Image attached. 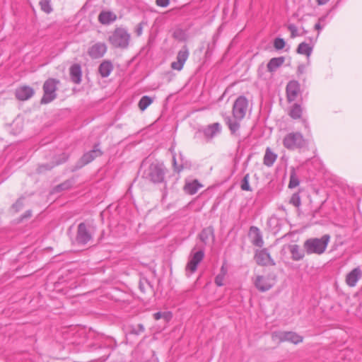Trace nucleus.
<instances>
[{"instance_id":"1","label":"nucleus","mask_w":362,"mask_h":362,"mask_svg":"<svg viewBox=\"0 0 362 362\" xmlns=\"http://www.w3.org/2000/svg\"><path fill=\"white\" fill-rule=\"evenodd\" d=\"M330 240V235L325 234L320 238H312L306 240L303 243V247L308 255H322L326 250Z\"/></svg>"},{"instance_id":"2","label":"nucleus","mask_w":362,"mask_h":362,"mask_svg":"<svg viewBox=\"0 0 362 362\" xmlns=\"http://www.w3.org/2000/svg\"><path fill=\"white\" fill-rule=\"evenodd\" d=\"M166 172L167 169L163 163H153L144 171L143 177L154 184L163 183L165 182Z\"/></svg>"},{"instance_id":"3","label":"nucleus","mask_w":362,"mask_h":362,"mask_svg":"<svg viewBox=\"0 0 362 362\" xmlns=\"http://www.w3.org/2000/svg\"><path fill=\"white\" fill-rule=\"evenodd\" d=\"M131 35L124 28H117L108 37L110 45L115 48L127 49L129 45Z\"/></svg>"},{"instance_id":"4","label":"nucleus","mask_w":362,"mask_h":362,"mask_svg":"<svg viewBox=\"0 0 362 362\" xmlns=\"http://www.w3.org/2000/svg\"><path fill=\"white\" fill-rule=\"evenodd\" d=\"M59 83V81L53 78H49L45 81L42 86L43 95L40 100L41 104H48L57 98L56 92Z\"/></svg>"},{"instance_id":"5","label":"nucleus","mask_w":362,"mask_h":362,"mask_svg":"<svg viewBox=\"0 0 362 362\" xmlns=\"http://www.w3.org/2000/svg\"><path fill=\"white\" fill-rule=\"evenodd\" d=\"M94 231L90 225L82 222L78 225L75 243L80 246H84L93 239Z\"/></svg>"},{"instance_id":"6","label":"nucleus","mask_w":362,"mask_h":362,"mask_svg":"<svg viewBox=\"0 0 362 362\" xmlns=\"http://www.w3.org/2000/svg\"><path fill=\"white\" fill-rule=\"evenodd\" d=\"M103 155V151L100 148V143H96L93 145V149L84 153L81 158L77 161L76 165H74L72 171H76L86 165L90 163L96 158L100 157Z\"/></svg>"},{"instance_id":"7","label":"nucleus","mask_w":362,"mask_h":362,"mask_svg":"<svg viewBox=\"0 0 362 362\" xmlns=\"http://www.w3.org/2000/svg\"><path fill=\"white\" fill-rule=\"evenodd\" d=\"M283 144L288 150H295L305 147L307 143L301 133L291 132L284 136Z\"/></svg>"},{"instance_id":"8","label":"nucleus","mask_w":362,"mask_h":362,"mask_svg":"<svg viewBox=\"0 0 362 362\" xmlns=\"http://www.w3.org/2000/svg\"><path fill=\"white\" fill-rule=\"evenodd\" d=\"M247 106V99L243 95L239 96L235 100L233 105L232 113L233 118L242 120L246 115Z\"/></svg>"},{"instance_id":"9","label":"nucleus","mask_w":362,"mask_h":362,"mask_svg":"<svg viewBox=\"0 0 362 362\" xmlns=\"http://www.w3.org/2000/svg\"><path fill=\"white\" fill-rule=\"evenodd\" d=\"M204 257V252L202 249L192 255L185 267V272L187 276H189L197 271V266L202 261Z\"/></svg>"},{"instance_id":"10","label":"nucleus","mask_w":362,"mask_h":362,"mask_svg":"<svg viewBox=\"0 0 362 362\" xmlns=\"http://www.w3.org/2000/svg\"><path fill=\"white\" fill-rule=\"evenodd\" d=\"M254 284L258 291L265 292L274 286L275 279L270 275H257L254 281Z\"/></svg>"},{"instance_id":"11","label":"nucleus","mask_w":362,"mask_h":362,"mask_svg":"<svg viewBox=\"0 0 362 362\" xmlns=\"http://www.w3.org/2000/svg\"><path fill=\"white\" fill-rule=\"evenodd\" d=\"M300 93V85L298 81H290L286 87V94L288 103L294 102Z\"/></svg>"},{"instance_id":"12","label":"nucleus","mask_w":362,"mask_h":362,"mask_svg":"<svg viewBox=\"0 0 362 362\" xmlns=\"http://www.w3.org/2000/svg\"><path fill=\"white\" fill-rule=\"evenodd\" d=\"M286 248H287L289 250V252L291 255V259L293 261H300L305 257V251L303 250L300 249V247L298 245L288 244V245H284L281 250V254L286 253Z\"/></svg>"},{"instance_id":"13","label":"nucleus","mask_w":362,"mask_h":362,"mask_svg":"<svg viewBox=\"0 0 362 362\" xmlns=\"http://www.w3.org/2000/svg\"><path fill=\"white\" fill-rule=\"evenodd\" d=\"M255 259L257 264L261 266H266L268 264L274 266L276 264L267 248L257 251L255 255Z\"/></svg>"},{"instance_id":"14","label":"nucleus","mask_w":362,"mask_h":362,"mask_svg":"<svg viewBox=\"0 0 362 362\" xmlns=\"http://www.w3.org/2000/svg\"><path fill=\"white\" fill-rule=\"evenodd\" d=\"M275 337L281 342L289 341L297 344L303 341V337L293 332H279L275 333Z\"/></svg>"},{"instance_id":"15","label":"nucleus","mask_w":362,"mask_h":362,"mask_svg":"<svg viewBox=\"0 0 362 362\" xmlns=\"http://www.w3.org/2000/svg\"><path fill=\"white\" fill-rule=\"evenodd\" d=\"M189 57V49L184 45L177 54V61L171 63V68L174 70L180 71Z\"/></svg>"},{"instance_id":"16","label":"nucleus","mask_w":362,"mask_h":362,"mask_svg":"<svg viewBox=\"0 0 362 362\" xmlns=\"http://www.w3.org/2000/svg\"><path fill=\"white\" fill-rule=\"evenodd\" d=\"M35 94L34 89L29 86H21L15 90L16 98L21 101H25L31 98Z\"/></svg>"},{"instance_id":"17","label":"nucleus","mask_w":362,"mask_h":362,"mask_svg":"<svg viewBox=\"0 0 362 362\" xmlns=\"http://www.w3.org/2000/svg\"><path fill=\"white\" fill-rule=\"evenodd\" d=\"M221 131V126L220 123L215 122L206 126L202 129H199L198 132H202L206 139L209 141L211 140L218 134H219Z\"/></svg>"},{"instance_id":"18","label":"nucleus","mask_w":362,"mask_h":362,"mask_svg":"<svg viewBox=\"0 0 362 362\" xmlns=\"http://www.w3.org/2000/svg\"><path fill=\"white\" fill-rule=\"evenodd\" d=\"M107 46L104 42H97L89 47L88 54L92 59H99L104 56Z\"/></svg>"},{"instance_id":"19","label":"nucleus","mask_w":362,"mask_h":362,"mask_svg":"<svg viewBox=\"0 0 362 362\" xmlns=\"http://www.w3.org/2000/svg\"><path fill=\"white\" fill-rule=\"evenodd\" d=\"M180 164H178L176 160L175 155L173 156V166L175 173H180L185 169H190L192 168V163L187 160L183 155L180 153Z\"/></svg>"},{"instance_id":"20","label":"nucleus","mask_w":362,"mask_h":362,"mask_svg":"<svg viewBox=\"0 0 362 362\" xmlns=\"http://www.w3.org/2000/svg\"><path fill=\"white\" fill-rule=\"evenodd\" d=\"M250 235L252 238V243L257 247H262L264 245L262 235L260 230L256 226L250 228Z\"/></svg>"},{"instance_id":"21","label":"nucleus","mask_w":362,"mask_h":362,"mask_svg":"<svg viewBox=\"0 0 362 362\" xmlns=\"http://www.w3.org/2000/svg\"><path fill=\"white\" fill-rule=\"evenodd\" d=\"M116 19V14L110 11H102L98 15V21L103 25H109Z\"/></svg>"},{"instance_id":"22","label":"nucleus","mask_w":362,"mask_h":362,"mask_svg":"<svg viewBox=\"0 0 362 362\" xmlns=\"http://www.w3.org/2000/svg\"><path fill=\"white\" fill-rule=\"evenodd\" d=\"M70 78L73 83L79 84L81 81L82 71L78 64H74L69 69Z\"/></svg>"},{"instance_id":"23","label":"nucleus","mask_w":362,"mask_h":362,"mask_svg":"<svg viewBox=\"0 0 362 362\" xmlns=\"http://www.w3.org/2000/svg\"><path fill=\"white\" fill-rule=\"evenodd\" d=\"M361 271L360 268H354L346 275V282L349 286L354 287L356 286L357 281L361 278Z\"/></svg>"},{"instance_id":"24","label":"nucleus","mask_w":362,"mask_h":362,"mask_svg":"<svg viewBox=\"0 0 362 362\" xmlns=\"http://www.w3.org/2000/svg\"><path fill=\"white\" fill-rule=\"evenodd\" d=\"M199 238L204 245H207L210 238H211L213 240L214 239V228L212 226L204 228L199 234Z\"/></svg>"},{"instance_id":"25","label":"nucleus","mask_w":362,"mask_h":362,"mask_svg":"<svg viewBox=\"0 0 362 362\" xmlns=\"http://www.w3.org/2000/svg\"><path fill=\"white\" fill-rule=\"evenodd\" d=\"M224 121L226 124L228 125V129L230 131V133L233 135L236 134L237 132L239 130L240 127L239 119H236L235 118L232 119L229 116L224 117Z\"/></svg>"},{"instance_id":"26","label":"nucleus","mask_w":362,"mask_h":362,"mask_svg":"<svg viewBox=\"0 0 362 362\" xmlns=\"http://www.w3.org/2000/svg\"><path fill=\"white\" fill-rule=\"evenodd\" d=\"M277 158V154L274 153L269 147H267L265 151V154L263 158V163L267 167H272Z\"/></svg>"},{"instance_id":"27","label":"nucleus","mask_w":362,"mask_h":362,"mask_svg":"<svg viewBox=\"0 0 362 362\" xmlns=\"http://www.w3.org/2000/svg\"><path fill=\"white\" fill-rule=\"evenodd\" d=\"M284 57L272 58L267 65V70L269 72L275 71L279 67H280L284 64Z\"/></svg>"},{"instance_id":"28","label":"nucleus","mask_w":362,"mask_h":362,"mask_svg":"<svg viewBox=\"0 0 362 362\" xmlns=\"http://www.w3.org/2000/svg\"><path fill=\"white\" fill-rule=\"evenodd\" d=\"M112 70L113 66L110 61L103 62L98 67V71L103 78L109 76Z\"/></svg>"},{"instance_id":"29","label":"nucleus","mask_w":362,"mask_h":362,"mask_svg":"<svg viewBox=\"0 0 362 362\" xmlns=\"http://www.w3.org/2000/svg\"><path fill=\"white\" fill-rule=\"evenodd\" d=\"M288 114L292 119H298L302 117L303 108L299 103H294L289 107Z\"/></svg>"},{"instance_id":"30","label":"nucleus","mask_w":362,"mask_h":362,"mask_svg":"<svg viewBox=\"0 0 362 362\" xmlns=\"http://www.w3.org/2000/svg\"><path fill=\"white\" fill-rule=\"evenodd\" d=\"M202 187L197 180H194L191 182H187L184 187L185 191L189 194H194L198 189Z\"/></svg>"},{"instance_id":"31","label":"nucleus","mask_w":362,"mask_h":362,"mask_svg":"<svg viewBox=\"0 0 362 362\" xmlns=\"http://www.w3.org/2000/svg\"><path fill=\"white\" fill-rule=\"evenodd\" d=\"M139 288L140 291L144 293L153 292V288L150 281L146 278H141L139 283Z\"/></svg>"},{"instance_id":"32","label":"nucleus","mask_w":362,"mask_h":362,"mask_svg":"<svg viewBox=\"0 0 362 362\" xmlns=\"http://www.w3.org/2000/svg\"><path fill=\"white\" fill-rule=\"evenodd\" d=\"M296 52L298 54L310 57L313 52V47L306 42H301L298 45Z\"/></svg>"},{"instance_id":"33","label":"nucleus","mask_w":362,"mask_h":362,"mask_svg":"<svg viewBox=\"0 0 362 362\" xmlns=\"http://www.w3.org/2000/svg\"><path fill=\"white\" fill-rule=\"evenodd\" d=\"M74 184V180L69 179L65 180L64 182H62L59 185H57L54 188V192H60L64 190L69 189L72 187L73 185Z\"/></svg>"},{"instance_id":"34","label":"nucleus","mask_w":362,"mask_h":362,"mask_svg":"<svg viewBox=\"0 0 362 362\" xmlns=\"http://www.w3.org/2000/svg\"><path fill=\"white\" fill-rule=\"evenodd\" d=\"M300 183L299 178L296 175L295 168H292L290 173V180L288 183V188L293 189L298 186Z\"/></svg>"},{"instance_id":"35","label":"nucleus","mask_w":362,"mask_h":362,"mask_svg":"<svg viewBox=\"0 0 362 362\" xmlns=\"http://www.w3.org/2000/svg\"><path fill=\"white\" fill-rule=\"evenodd\" d=\"M153 102V99L147 95L143 96L139 102V107L141 110H145Z\"/></svg>"},{"instance_id":"36","label":"nucleus","mask_w":362,"mask_h":362,"mask_svg":"<svg viewBox=\"0 0 362 362\" xmlns=\"http://www.w3.org/2000/svg\"><path fill=\"white\" fill-rule=\"evenodd\" d=\"M40 9L47 14L52 12L53 8L51 5V0H40L39 2Z\"/></svg>"},{"instance_id":"37","label":"nucleus","mask_w":362,"mask_h":362,"mask_svg":"<svg viewBox=\"0 0 362 362\" xmlns=\"http://www.w3.org/2000/svg\"><path fill=\"white\" fill-rule=\"evenodd\" d=\"M56 166L54 162H52L51 163H45L39 165L37 168V173H44L46 171L51 170L53 168Z\"/></svg>"},{"instance_id":"38","label":"nucleus","mask_w":362,"mask_h":362,"mask_svg":"<svg viewBox=\"0 0 362 362\" xmlns=\"http://www.w3.org/2000/svg\"><path fill=\"white\" fill-rule=\"evenodd\" d=\"M249 180H250V175L249 173H247L244 177L243 178L240 184V188L243 191H252V188L250 186L249 184Z\"/></svg>"},{"instance_id":"39","label":"nucleus","mask_w":362,"mask_h":362,"mask_svg":"<svg viewBox=\"0 0 362 362\" xmlns=\"http://www.w3.org/2000/svg\"><path fill=\"white\" fill-rule=\"evenodd\" d=\"M226 274V270L224 269L223 267H222L221 269V273L215 277V284L218 286H221L223 285V280H224V276H225Z\"/></svg>"},{"instance_id":"40","label":"nucleus","mask_w":362,"mask_h":362,"mask_svg":"<svg viewBox=\"0 0 362 362\" xmlns=\"http://www.w3.org/2000/svg\"><path fill=\"white\" fill-rule=\"evenodd\" d=\"M69 158V155L66 153H62L57 158H55L54 161L56 166L64 163L68 160Z\"/></svg>"},{"instance_id":"41","label":"nucleus","mask_w":362,"mask_h":362,"mask_svg":"<svg viewBox=\"0 0 362 362\" xmlns=\"http://www.w3.org/2000/svg\"><path fill=\"white\" fill-rule=\"evenodd\" d=\"M290 204H293L296 207H299L301 204L300 197L298 192L294 193L291 199Z\"/></svg>"},{"instance_id":"42","label":"nucleus","mask_w":362,"mask_h":362,"mask_svg":"<svg viewBox=\"0 0 362 362\" xmlns=\"http://www.w3.org/2000/svg\"><path fill=\"white\" fill-rule=\"evenodd\" d=\"M286 45L285 40L281 37H276L274 40V47L276 50L282 49Z\"/></svg>"},{"instance_id":"43","label":"nucleus","mask_w":362,"mask_h":362,"mask_svg":"<svg viewBox=\"0 0 362 362\" xmlns=\"http://www.w3.org/2000/svg\"><path fill=\"white\" fill-rule=\"evenodd\" d=\"M23 206V197H21L12 205L11 208L15 212H18Z\"/></svg>"},{"instance_id":"44","label":"nucleus","mask_w":362,"mask_h":362,"mask_svg":"<svg viewBox=\"0 0 362 362\" xmlns=\"http://www.w3.org/2000/svg\"><path fill=\"white\" fill-rule=\"evenodd\" d=\"M155 320H158L161 318H165L166 320H169L170 318V313L166 312H157L153 314Z\"/></svg>"},{"instance_id":"45","label":"nucleus","mask_w":362,"mask_h":362,"mask_svg":"<svg viewBox=\"0 0 362 362\" xmlns=\"http://www.w3.org/2000/svg\"><path fill=\"white\" fill-rule=\"evenodd\" d=\"M145 331L144 326L142 324H139L136 327H133L130 332L132 334L139 335Z\"/></svg>"},{"instance_id":"46","label":"nucleus","mask_w":362,"mask_h":362,"mask_svg":"<svg viewBox=\"0 0 362 362\" xmlns=\"http://www.w3.org/2000/svg\"><path fill=\"white\" fill-rule=\"evenodd\" d=\"M288 29L291 32V38H294L298 35V28L295 25H293V24L288 25Z\"/></svg>"},{"instance_id":"47","label":"nucleus","mask_w":362,"mask_h":362,"mask_svg":"<svg viewBox=\"0 0 362 362\" xmlns=\"http://www.w3.org/2000/svg\"><path fill=\"white\" fill-rule=\"evenodd\" d=\"M157 6L160 7H166L170 4V0H156Z\"/></svg>"},{"instance_id":"48","label":"nucleus","mask_w":362,"mask_h":362,"mask_svg":"<svg viewBox=\"0 0 362 362\" xmlns=\"http://www.w3.org/2000/svg\"><path fill=\"white\" fill-rule=\"evenodd\" d=\"M145 24L144 22L139 23L136 28L135 32L138 36H140L143 32V25Z\"/></svg>"},{"instance_id":"49","label":"nucleus","mask_w":362,"mask_h":362,"mask_svg":"<svg viewBox=\"0 0 362 362\" xmlns=\"http://www.w3.org/2000/svg\"><path fill=\"white\" fill-rule=\"evenodd\" d=\"M31 216H32V211L28 210L23 215H21V220L23 221L25 218H28L31 217Z\"/></svg>"},{"instance_id":"50","label":"nucleus","mask_w":362,"mask_h":362,"mask_svg":"<svg viewBox=\"0 0 362 362\" xmlns=\"http://www.w3.org/2000/svg\"><path fill=\"white\" fill-rule=\"evenodd\" d=\"M319 5L325 4L329 0H316Z\"/></svg>"},{"instance_id":"51","label":"nucleus","mask_w":362,"mask_h":362,"mask_svg":"<svg viewBox=\"0 0 362 362\" xmlns=\"http://www.w3.org/2000/svg\"><path fill=\"white\" fill-rule=\"evenodd\" d=\"M315 28L316 30H320L322 28L320 24L318 23H316L315 25Z\"/></svg>"},{"instance_id":"52","label":"nucleus","mask_w":362,"mask_h":362,"mask_svg":"<svg viewBox=\"0 0 362 362\" xmlns=\"http://www.w3.org/2000/svg\"><path fill=\"white\" fill-rule=\"evenodd\" d=\"M174 37L176 38L177 37V35H176V33H174Z\"/></svg>"}]
</instances>
